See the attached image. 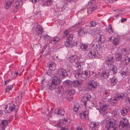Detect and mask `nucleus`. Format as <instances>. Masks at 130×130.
Segmentation results:
<instances>
[{
	"label": "nucleus",
	"mask_w": 130,
	"mask_h": 130,
	"mask_svg": "<svg viewBox=\"0 0 130 130\" xmlns=\"http://www.w3.org/2000/svg\"><path fill=\"white\" fill-rule=\"evenodd\" d=\"M128 124L127 120H122L119 123V127L120 129H123L124 127L126 126Z\"/></svg>",
	"instance_id": "nucleus-7"
},
{
	"label": "nucleus",
	"mask_w": 130,
	"mask_h": 130,
	"mask_svg": "<svg viewBox=\"0 0 130 130\" xmlns=\"http://www.w3.org/2000/svg\"><path fill=\"white\" fill-rule=\"evenodd\" d=\"M98 123H95L94 122H91L90 124V127L92 129L94 128L95 129V128L97 127L99 125Z\"/></svg>",
	"instance_id": "nucleus-33"
},
{
	"label": "nucleus",
	"mask_w": 130,
	"mask_h": 130,
	"mask_svg": "<svg viewBox=\"0 0 130 130\" xmlns=\"http://www.w3.org/2000/svg\"><path fill=\"white\" fill-rule=\"evenodd\" d=\"M13 87L12 85H10L7 86L5 92H6L11 90V89L13 88Z\"/></svg>",
	"instance_id": "nucleus-47"
},
{
	"label": "nucleus",
	"mask_w": 130,
	"mask_h": 130,
	"mask_svg": "<svg viewBox=\"0 0 130 130\" xmlns=\"http://www.w3.org/2000/svg\"><path fill=\"white\" fill-rule=\"evenodd\" d=\"M127 20V19L125 18H122L121 20V21L122 22H124Z\"/></svg>",
	"instance_id": "nucleus-57"
},
{
	"label": "nucleus",
	"mask_w": 130,
	"mask_h": 130,
	"mask_svg": "<svg viewBox=\"0 0 130 130\" xmlns=\"http://www.w3.org/2000/svg\"><path fill=\"white\" fill-rule=\"evenodd\" d=\"M128 107H126L121 110L120 112L122 115L124 116L126 114L127 112L128 111Z\"/></svg>",
	"instance_id": "nucleus-28"
},
{
	"label": "nucleus",
	"mask_w": 130,
	"mask_h": 130,
	"mask_svg": "<svg viewBox=\"0 0 130 130\" xmlns=\"http://www.w3.org/2000/svg\"><path fill=\"white\" fill-rule=\"evenodd\" d=\"M120 40V38L117 37L114 39L113 40V44L115 46H117L119 44Z\"/></svg>",
	"instance_id": "nucleus-30"
},
{
	"label": "nucleus",
	"mask_w": 130,
	"mask_h": 130,
	"mask_svg": "<svg viewBox=\"0 0 130 130\" xmlns=\"http://www.w3.org/2000/svg\"><path fill=\"white\" fill-rule=\"evenodd\" d=\"M96 25V22L94 21L90 22L89 24V27H94Z\"/></svg>",
	"instance_id": "nucleus-44"
},
{
	"label": "nucleus",
	"mask_w": 130,
	"mask_h": 130,
	"mask_svg": "<svg viewBox=\"0 0 130 130\" xmlns=\"http://www.w3.org/2000/svg\"><path fill=\"white\" fill-rule=\"evenodd\" d=\"M88 45L87 44L82 43L80 46V48L83 51H86L88 50Z\"/></svg>",
	"instance_id": "nucleus-24"
},
{
	"label": "nucleus",
	"mask_w": 130,
	"mask_h": 130,
	"mask_svg": "<svg viewBox=\"0 0 130 130\" xmlns=\"http://www.w3.org/2000/svg\"><path fill=\"white\" fill-rule=\"evenodd\" d=\"M115 127H111L110 128H108L107 127L108 129L109 130H117V128L116 126H115Z\"/></svg>",
	"instance_id": "nucleus-51"
},
{
	"label": "nucleus",
	"mask_w": 130,
	"mask_h": 130,
	"mask_svg": "<svg viewBox=\"0 0 130 130\" xmlns=\"http://www.w3.org/2000/svg\"><path fill=\"white\" fill-rule=\"evenodd\" d=\"M8 121L5 120H4L2 121L1 124L0 125V126L2 130L5 129L8 124Z\"/></svg>",
	"instance_id": "nucleus-16"
},
{
	"label": "nucleus",
	"mask_w": 130,
	"mask_h": 130,
	"mask_svg": "<svg viewBox=\"0 0 130 130\" xmlns=\"http://www.w3.org/2000/svg\"><path fill=\"white\" fill-rule=\"evenodd\" d=\"M122 55L121 53L117 52L116 55V60L120 61L122 58Z\"/></svg>",
	"instance_id": "nucleus-32"
},
{
	"label": "nucleus",
	"mask_w": 130,
	"mask_h": 130,
	"mask_svg": "<svg viewBox=\"0 0 130 130\" xmlns=\"http://www.w3.org/2000/svg\"><path fill=\"white\" fill-rule=\"evenodd\" d=\"M52 82L56 86L59 85L60 82V78L57 76H55L53 77Z\"/></svg>",
	"instance_id": "nucleus-13"
},
{
	"label": "nucleus",
	"mask_w": 130,
	"mask_h": 130,
	"mask_svg": "<svg viewBox=\"0 0 130 130\" xmlns=\"http://www.w3.org/2000/svg\"><path fill=\"white\" fill-rule=\"evenodd\" d=\"M110 94V93L109 92V91H105L104 93V95H106V96H107L109 95Z\"/></svg>",
	"instance_id": "nucleus-55"
},
{
	"label": "nucleus",
	"mask_w": 130,
	"mask_h": 130,
	"mask_svg": "<svg viewBox=\"0 0 130 130\" xmlns=\"http://www.w3.org/2000/svg\"><path fill=\"white\" fill-rule=\"evenodd\" d=\"M97 87V83L94 80H90L88 83V88L89 91H94Z\"/></svg>",
	"instance_id": "nucleus-2"
},
{
	"label": "nucleus",
	"mask_w": 130,
	"mask_h": 130,
	"mask_svg": "<svg viewBox=\"0 0 130 130\" xmlns=\"http://www.w3.org/2000/svg\"><path fill=\"white\" fill-rule=\"evenodd\" d=\"M73 34H71L67 36V39L69 41H71L73 39Z\"/></svg>",
	"instance_id": "nucleus-46"
},
{
	"label": "nucleus",
	"mask_w": 130,
	"mask_h": 130,
	"mask_svg": "<svg viewBox=\"0 0 130 130\" xmlns=\"http://www.w3.org/2000/svg\"><path fill=\"white\" fill-rule=\"evenodd\" d=\"M76 63V67L78 69H82L83 68V62L80 61V60L77 61Z\"/></svg>",
	"instance_id": "nucleus-27"
},
{
	"label": "nucleus",
	"mask_w": 130,
	"mask_h": 130,
	"mask_svg": "<svg viewBox=\"0 0 130 130\" xmlns=\"http://www.w3.org/2000/svg\"><path fill=\"white\" fill-rule=\"evenodd\" d=\"M69 33V31L68 30H66L64 31L63 35L64 36L68 35Z\"/></svg>",
	"instance_id": "nucleus-50"
},
{
	"label": "nucleus",
	"mask_w": 130,
	"mask_h": 130,
	"mask_svg": "<svg viewBox=\"0 0 130 130\" xmlns=\"http://www.w3.org/2000/svg\"><path fill=\"white\" fill-rule=\"evenodd\" d=\"M65 45L67 47H72L74 46V45L72 44L71 41H67L65 42Z\"/></svg>",
	"instance_id": "nucleus-36"
},
{
	"label": "nucleus",
	"mask_w": 130,
	"mask_h": 130,
	"mask_svg": "<svg viewBox=\"0 0 130 130\" xmlns=\"http://www.w3.org/2000/svg\"><path fill=\"white\" fill-rule=\"evenodd\" d=\"M8 105V107L10 108L11 111L15 110V106L12 103H10Z\"/></svg>",
	"instance_id": "nucleus-38"
},
{
	"label": "nucleus",
	"mask_w": 130,
	"mask_h": 130,
	"mask_svg": "<svg viewBox=\"0 0 130 130\" xmlns=\"http://www.w3.org/2000/svg\"><path fill=\"white\" fill-rule=\"evenodd\" d=\"M13 1L14 0H8L7 2L6 3L5 5V8L7 9H8Z\"/></svg>",
	"instance_id": "nucleus-26"
},
{
	"label": "nucleus",
	"mask_w": 130,
	"mask_h": 130,
	"mask_svg": "<svg viewBox=\"0 0 130 130\" xmlns=\"http://www.w3.org/2000/svg\"><path fill=\"white\" fill-rule=\"evenodd\" d=\"M81 70L78 69L77 71H75L74 72V73L75 74V76L77 78L79 76H80L81 75H82L83 73V72Z\"/></svg>",
	"instance_id": "nucleus-22"
},
{
	"label": "nucleus",
	"mask_w": 130,
	"mask_h": 130,
	"mask_svg": "<svg viewBox=\"0 0 130 130\" xmlns=\"http://www.w3.org/2000/svg\"><path fill=\"white\" fill-rule=\"evenodd\" d=\"M130 62V57H128V61H126L125 62V63L126 64H129V63Z\"/></svg>",
	"instance_id": "nucleus-63"
},
{
	"label": "nucleus",
	"mask_w": 130,
	"mask_h": 130,
	"mask_svg": "<svg viewBox=\"0 0 130 130\" xmlns=\"http://www.w3.org/2000/svg\"><path fill=\"white\" fill-rule=\"evenodd\" d=\"M96 9V8L95 6L91 7L87 9L88 13L89 14H91L92 12L94 11Z\"/></svg>",
	"instance_id": "nucleus-35"
},
{
	"label": "nucleus",
	"mask_w": 130,
	"mask_h": 130,
	"mask_svg": "<svg viewBox=\"0 0 130 130\" xmlns=\"http://www.w3.org/2000/svg\"><path fill=\"white\" fill-rule=\"evenodd\" d=\"M55 113L61 116H63L65 114V111L61 109L57 108L55 110Z\"/></svg>",
	"instance_id": "nucleus-12"
},
{
	"label": "nucleus",
	"mask_w": 130,
	"mask_h": 130,
	"mask_svg": "<svg viewBox=\"0 0 130 130\" xmlns=\"http://www.w3.org/2000/svg\"><path fill=\"white\" fill-rule=\"evenodd\" d=\"M60 130H68V129L67 128H66L65 127H61V129H60Z\"/></svg>",
	"instance_id": "nucleus-64"
},
{
	"label": "nucleus",
	"mask_w": 130,
	"mask_h": 130,
	"mask_svg": "<svg viewBox=\"0 0 130 130\" xmlns=\"http://www.w3.org/2000/svg\"><path fill=\"white\" fill-rule=\"evenodd\" d=\"M95 0H91L90 1V2H89V3L88 4V5H91V4H93L94 3H95Z\"/></svg>",
	"instance_id": "nucleus-54"
},
{
	"label": "nucleus",
	"mask_w": 130,
	"mask_h": 130,
	"mask_svg": "<svg viewBox=\"0 0 130 130\" xmlns=\"http://www.w3.org/2000/svg\"><path fill=\"white\" fill-rule=\"evenodd\" d=\"M54 70H52L51 69H50L47 70L46 72V73L48 75L51 76L53 77L54 75L53 74V71Z\"/></svg>",
	"instance_id": "nucleus-42"
},
{
	"label": "nucleus",
	"mask_w": 130,
	"mask_h": 130,
	"mask_svg": "<svg viewBox=\"0 0 130 130\" xmlns=\"http://www.w3.org/2000/svg\"><path fill=\"white\" fill-rule=\"evenodd\" d=\"M109 75V71L107 70L104 69L102 72L101 76L103 78H107Z\"/></svg>",
	"instance_id": "nucleus-10"
},
{
	"label": "nucleus",
	"mask_w": 130,
	"mask_h": 130,
	"mask_svg": "<svg viewBox=\"0 0 130 130\" xmlns=\"http://www.w3.org/2000/svg\"><path fill=\"white\" fill-rule=\"evenodd\" d=\"M22 5V3L21 0H16L15 3L14 4V6L17 9L20 8Z\"/></svg>",
	"instance_id": "nucleus-14"
},
{
	"label": "nucleus",
	"mask_w": 130,
	"mask_h": 130,
	"mask_svg": "<svg viewBox=\"0 0 130 130\" xmlns=\"http://www.w3.org/2000/svg\"><path fill=\"white\" fill-rule=\"evenodd\" d=\"M88 55L91 58H95L99 57L100 54L98 53L97 50L91 49L90 52L88 53Z\"/></svg>",
	"instance_id": "nucleus-3"
},
{
	"label": "nucleus",
	"mask_w": 130,
	"mask_h": 130,
	"mask_svg": "<svg viewBox=\"0 0 130 130\" xmlns=\"http://www.w3.org/2000/svg\"><path fill=\"white\" fill-rule=\"evenodd\" d=\"M127 73L126 72L124 71H121V74L122 75L123 77H124L126 75Z\"/></svg>",
	"instance_id": "nucleus-52"
},
{
	"label": "nucleus",
	"mask_w": 130,
	"mask_h": 130,
	"mask_svg": "<svg viewBox=\"0 0 130 130\" xmlns=\"http://www.w3.org/2000/svg\"><path fill=\"white\" fill-rule=\"evenodd\" d=\"M109 29L108 30V31L109 32V34H112L113 33V31L112 29V28L111 26L110 25H109ZM107 32H108V31Z\"/></svg>",
	"instance_id": "nucleus-49"
},
{
	"label": "nucleus",
	"mask_w": 130,
	"mask_h": 130,
	"mask_svg": "<svg viewBox=\"0 0 130 130\" xmlns=\"http://www.w3.org/2000/svg\"><path fill=\"white\" fill-rule=\"evenodd\" d=\"M15 74V72H12L11 74L8 76L7 78H10L11 79H12L13 78H14V75Z\"/></svg>",
	"instance_id": "nucleus-45"
},
{
	"label": "nucleus",
	"mask_w": 130,
	"mask_h": 130,
	"mask_svg": "<svg viewBox=\"0 0 130 130\" xmlns=\"http://www.w3.org/2000/svg\"><path fill=\"white\" fill-rule=\"evenodd\" d=\"M117 97L119 99H122L124 97V94L123 93H120L117 95Z\"/></svg>",
	"instance_id": "nucleus-48"
},
{
	"label": "nucleus",
	"mask_w": 130,
	"mask_h": 130,
	"mask_svg": "<svg viewBox=\"0 0 130 130\" xmlns=\"http://www.w3.org/2000/svg\"><path fill=\"white\" fill-rule=\"evenodd\" d=\"M53 0H45L44 4L46 6H49L52 4Z\"/></svg>",
	"instance_id": "nucleus-41"
},
{
	"label": "nucleus",
	"mask_w": 130,
	"mask_h": 130,
	"mask_svg": "<svg viewBox=\"0 0 130 130\" xmlns=\"http://www.w3.org/2000/svg\"><path fill=\"white\" fill-rule=\"evenodd\" d=\"M91 49H94L97 51L100 49L102 47V44H99L98 41H96L91 44Z\"/></svg>",
	"instance_id": "nucleus-4"
},
{
	"label": "nucleus",
	"mask_w": 130,
	"mask_h": 130,
	"mask_svg": "<svg viewBox=\"0 0 130 130\" xmlns=\"http://www.w3.org/2000/svg\"><path fill=\"white\" fill-rule=\"evenodd\" d=\"M72 81L70 80H66L63 82V85L66 88V93L68 94V96L69 98L72 99L73 95L74 94L75 90L74 89H72L70 87L71 86Z\"/></svg>",
	"instance_id": "nucleus-1"
},
{
	"label": "nucleus",
	"mask_w": 130,
	"mask_h": 130,
	"mask_svg": "<svg viewBox=\"0 0 130 130\" xmlns=\"http://www.w3.org/2000/svg\"><path fill=\"white\" fill-rule=\"evenodd\" d=\"M109 69V73L110 75H112L117 72L116 68L114 66H111Z\"/></svg>",
	"instance_id": "nucleus-17"
},
{
	"label": "nucleus",
	"mask_w": 130,
	"mask_h": 130,
	"mask_svg": "<svg viewBox=\"0 0 130 130\" xmlns=\"http://www.w3.org/2000/svg\"><path fill=\"white\" fill-rule=\"evenodd\" d=\"M37 46H39V47L40 48H41V47L42 46L41 45L40 43H38L37 44L35 45H34V46L36 47Z\"/></svg>",
	"instance_id": "nucleus-59"
},
{
	"label": "nucleus",
	"mask_w": 130,
	"mask_h": 130,
	"mask_svg": "<svg viewBox=\"0 0 130 130\" xmlns=\"http://www.w3.org/2000/svg\"><path fill=\"white\" fill-rule=\"evenodd\" d=\"M5 112L6 113H9L11 112V110L9 107H8V105H6L4 107Z\"/></svg>",
	"instance_id": "nucleus-40"
},
{
	"label": "nucleus",
	"mask_w": 130,
	"mask_h": 130,
	"mask_svg": "<svg viewBox=\"0 0 130 130\" xmlns=\"http://www.w3.org/2000/svg\"><path fill=\"white\" fill-rule=\"evenodd\" d=\"M35 31L36 34L38 36L40 35L42 36L43 31L42 29L41 26L40 25H37L36 27Z\"/></svg>",
	"instance_id": "nucleus-8"
},
{
	"label": "nucleus",
	"mask_w": 130,
	"mask_h": 130,
	"mask_svg": "<svg viewBox=\"0 0 130 130\" xmlns=\"http://www.w3.org/2000/svg\"><path fill=\"white\" fill-rule=\"evenodd\" d=\"M43 36V37L44 38V39H46V40H49L50 39V37L47 35H44L43 36Z\"/></svg>",
	"instance_id": "nucleus-53"
},
{
	"label": "nucleus",
	"mask_w": 130,
	"mask_h": 130,
	"mask_svg": "<svg viewBox=\"0 0 130 130\" xmlns=\"http://www.w3.org/2000/svg\"><path fill=\"white\" fill-rule=\"evenodd\" d=\"M121 52L124 56H127L128 54V52L125 48H122L121 49Z\"/></svg>",
	"instance_id": "nucleus-37"
},
{
	"label": "nucleus",
	"mask_w": 130,
	"mask_h": 130,
	"mask_svg": "<svg viewBox=\"0 0 130 130\" xmlns=\"http://www.w3.org/2000/svg\"><path fill=\"white\" fill-rule=\"evenodd\" d=\"M81 84L79 80L73 81L72 82L71 86L74 88L78 87Z\"/></svg>",
	"instance_id": "nucleus-15"
},
{
	"label": "nucleus",
	"mask_w": 130,
	"mask_h": 130,
	"mask_svg": "<svg viewBox=\"0 0 130 130\" xmlns=\"http://www.w3.org/2000/svg\"><path fill=\"white\" fill-rule=\"evenodd\" d=\"M113 58L112 56H110L108 58L107 61V64H110V65L112 64L113 62Z\"/></svg>",
	"instance_id": "nucleus-39"
},
{
	"label": "nucleus",
	"mask_w": 130,
	"mask_h": 130,
	"mask_svg": "<svg viewBox=\"0 0 130 130\" xmlns=\"http://www.w3.org/2000/svg\"><path fill=\"white\" fill-rule=\"evenodd\" d=\"M91 98L90 95L89 94L87 93L84 95V97L82 99V100L84 103V105L85 107L86 106V101L89 100Z\"/></svg>",
	"instance_id": "nucleus-6"
},
{
	"label": "nucleus",
	"mask_w": 130,
	"mask_h": 130,
	"mask_svg": "<svg viewBox=\"0 0 130 130\" xmlns=\"http://www.w3.org/2000/svg\"><path fill=\"white\" fill-rule=\"evenodd\" d=\"M29 1L33 3H35L39 1V0H29Z\"/></svg>",
	"instance_id": "nucleus-56"
},
{
	"label": "nucleus",
	"mask_w": 130,
	"mask_h": 130,
	"mask_svg": "<svg viewBox=\"0 0 130 130\" xmlns=\"http://www.w3.org/2000/svg\"><path fill=\"white\" fill-rule=\"evenodd\" d=\"M56 85L52 82L51 83H49L47 84L48 88L50 90H53L55 89Z\"/></svg>",
	"instance_id": "nucleus-31"
},
{
	"label": "nucleus",
	"mask_w": 130,
	"mask_h": 130,
	"mask_svg": "<svg viewBox=\"0 0 130 130\" xmlns=\"http://www.w3.org/2000/svg\"><path fill=\"white\" fill-rule=\"evenodd\" d=\"M108 108L107 105L103 103L100 106V111L101 112H105Z\"/></svg>",
	"instance_id": "nucleus-21"
},
{
	"label": "nucleus",
	"mask_w": 130,
	"mask_h": 130,
	"mask_svg": "<svg viewBox=\"0 0 130 130\" xmlns=\"http://www.w3.org/2000/svg\"><path fill=\"white\" fill-rule=\"evenodd\" d=\"M59 71L60 75L62 76L63 78H65L68 76L67 72L64 69H60Z\"/></svg>",
	"instance_id": "nucleus-11"
},
{
	"label": "nucleus",
	"mask_w": 130,
	"mask_h": 130,
	"mask_svg": "<svg viewBox=\"0 0 130 130\" xmlns=\"http://www.w3.org/2000/svg\"><path fill=\"white\" fill-rule=\"evenodd\" d=\"M90 76V72L89 70H87L84 71V73L82 74V77L85 78H88Z\"/></svg>",
	"instance_id": "nucleus-23"
},
{
	"label": "nucleus",
	"mask_w": 130,
	"mask_h": 130,
	"mask_svg": "<svg viewBox=\"0 0 130 130\" xmlns=\"http://www.w3.org/2000/svg\"><path fill=\"white\" fill-rule=\"evenodd\" d=\"M98 36L100 38L98 40L101 42H102V36L100 35H99Z\"/></svg>",
	"instance_id": "nucleus-61"
},
{
	"label": "nucleus",
	"mask_w": 130,
	"mask_h": 130,
	"mask_svg": "<svg viewBox=\"0 0 130 130\" xmlns=\"http://www.w3.org/2000/svg\"><path fill=\"white\" fill-rule=\"evenodd\" d=\"M78 58L76 55L72 56L68 58V60L71 62H76L78 60Z\"/></svg>",
	"instance_id": "nucleus-20"
},
{
	"label": "nucleus",
	"mask_w": 130,
	"mask_h": 130,
	"mask_svg": "<svg viewBox=\"0 0 130 130\" xmlns=\"http://www.w3.org/2000/svg\"><path fill=\"white\" fill-rule=\"evenodd\" d=\"M60 40V39L59 38L57 37H55L53 39H52L50 42L51 43H53V44H55L58 41H59Z\"/></svg>",
	"instance_id": "nucleus-43"
},
{
	"label": "nucleus",
	"mask_w": 130,
	"mask_h": 130,
	"mask_svg": "<svg viewBox=\"0 0 130 130\" xmlns=\"http://www.w3.org/2000/svg\"><path fill=\"white\" fill-rule=\"evenodd\" d=\"M79 107V104L77 103H75L74 107L73 108V113L74 114H75L77 113Z\"/></svg>",
	"instance_id": "nucleus-19"
},
{
	"label": "nucleus",
	"mask_w": 130,
	"mask_h": 130,
	"mask_svg": "<svg viewBox=\"0 0 130 130\" xmlns=\"http://www.w3.org/2000/svg\"><path fill=\"white\" fill-rule=\"evenodd\" d=\"M107 124L108 128L115 127L116 125L115 120L112 118L109 119L107 121Z\"/></svg>",
	"instance_id": "nucleus-5"
},
{
	"label": "nucleus",
	"mask_w": 130,
	"mask_h": 130,
	"mask_svg": "<svg viewBox=\"0 0 130 130\" xmlns=\"http://www.w3.org/2000/svg\"><path fill=\"white\" fill-rule=\"evenodd\" d=\"M110 82V84L111 86H113L118 82L117 79L115 77H113L111 79Z\"/></svg>",
	"instance_id": "nucleus-29"
},
{
	"label": "nucleus",
	"mask_w": 130,
	"mask_h": 130,
	"mask_svg": "<svg viewBox=\"0 0 130 130\" xmlns=\"http://www.w3.org/2000/svg\"><path fill=\"white\" fill-rule=\"evenodd\" d=\"M12 79L9 78L8 79H7L6 81H5V84H6L7 83H8L9 81H11Z\"/></svg>",
	"instance_id": "nucleus-58"
},
{
	"label": "nucleus",
	"mask_w": 130,
	"mask_h": 130,
	"mask_svg": "<svg viewBox=\"0 0 130 130\" xmlns=\"http://www.w3.org/2000/svg\"><path fill=\"white\" fill-rule=\"evenodd\" d=\"M81 28L78 30V34L79 36H82L85 34V32H88L87 30Z\"/></svg>",
	"instance_id": "nucleus-34"
},
{
	"label": "nucleus",
	"mask_w": 130,
	"mask_h": 130,
	"mask_svg": "<svg viewBox=\"0 0 130 130\" xmlns=\"http://www.w3.org/2000/svg\"><path fill=\"white\" fill-rule=\"evenodd\" d=\"M62 123L61 122H58L57 123V125L59 127H61L62 126Z\"/></svg>",
	"instance_id": "nucleus-60"
},
{
	"label": "nucleus",
	"mask_w": 130,
	"mask_h": 130,
	"mask_svg": "<svg viewBox=\"0 0 130 130\" xmlns=\"http://www.w3.org/2000/svg\"><path fill=\"white\" fill-rule=\"evenodd\" d=\"M56 92L57 93L59 94L64 93V88L62 86H59L56 89Z\"/></svg>",
	"instance_id": "nucleus-25"
},
{
	"label": "nucleus",
	"mask_w": 130,
	"mask_h": 130,
	"mask_svg": "<svg viewBox=\"0 0 130 130\" xmlns=\"http://www.w3.org/2000/svg\"><path fill=\"white\" fill-rule=\"evenodd\" d=\"M88 111L86 110L81 113L79 116L80 118L82 119H86L88 117Z\"/></svg>",
	"instance_id": "nucleus-9"
},
{
	"label": "nucleus",
	"mask_w": 130,
	"mask_h": 130,
	"mask_svg": "<svg viewBox=\"0 0 130 130\" xmlns=\"http://www.w3.org/2000/svg\"><path fill=\"white\" fill-rule=\"evenodd\" d=\"M48 67L50 69L54 70L56 69V64L53 62H51L48 63Z\"/></svg>",
	"instance_id": "nucleus-18"
},
{
	"label": "nucleus",
	"mask_w": 130,
	"mask_h": 130,
	"mask_svg": "<svg viewBox=\"0 0 130 130\" xmlns=\"http://www.w3.org/2000/svg\"><path fill=\"white\" fill-rule=\"evenodd\" d=\"M19 95L18 96V98L21 99V98L22 94L21 93H19Z\"/></svg>",
	"instance_id": "nucleus-62"
}]
</instances>
